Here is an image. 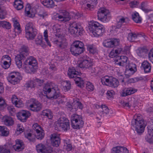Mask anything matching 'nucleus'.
Segmentation results:
<instances>
[{"label": "nucleus", "mask_w": 153, "mask_h": 153, "mask_svg": "<svg viewBox=\"0 0 153 153\" xmlns=\"http://www.w3.org/2000/svg\"><path fill=\"white\" fill-rule=\"evenodd\" d=\"M25 58L22 57L20 56L17 55L15 57V62L17 66L20 68L22 66V60H23Z\"/></svg>", "instance_id": "nucleus-36"}, {"label": "nucleus", "mask_w": 153, "mask_h": 153, "mask_svg": "<svg viewBox=\"0 0 153 153\" xmlns=\"http://www.w3.org/2000/svg\"><path fill=\"white\" fill-rule=\"evenodd\" d=\"M0 27L9 29L11 27V25L9 22L5 21H0Z\"/></svg>", "instance_id": "nucleus-43"}, {"label": "nucleus", "mask_w": 153, "mask_h": 153, "mask_svg": "<svg viewBox=\"0 0 153 153\" xmlns=\"http://www.w3.org/2000/svg\"><path fill=\"white\" fill-rule=\"evenodd\" d=\"M25 71L28 73H34L38 68L36 60L34 57L30 56L25 60L24 62Z\"/></svg>", "instance_id": "nucleus-3"}, {"label": "nucleus", "mask_w": 153, "mask_h": 153, "mask_svg": "<svg viewBox=\"0 0 153 153\" xmlns=\"http://www.w3.org/2000/svg\"><path fill=\"white\" fill-rule=\"evenodd\" d=\"M7 13L5 9L2 6H0V19H4Z\"/></svg>", "instance_id": "nucleus-48"}, {"label": "nucleus", "mask_w": 153, "mask_h": 153, "mask_svg": "<svg viewBox=\"0 0 153 153\" xmlns=\"http://www.w3.org/2000/svg\"><path fill=\"white\" fill-rule=\"evenodd\" d=\"M100 109H101V111L103 113H105L106 114H108L109 109L105 105H102Z\"/></svg>", "instance_id": "nucleus-54"}, {"label": "nucleus", "mask_w": 153, "mask_h": 153, "mask_svg": "<svg viewBox=\"0 0 153 153\" xmlns=\"http://www.w3.org/2000/svg\"><path fill=\"white\" fill-rule=\"evenodd\" d=\"M83 28L80 24L76 22H71L69 24L68 33L74 37L82 34Z\"/></svg>", "instance_id": "nucleus-4"}, {"label": "nucleus", "mask_w": 153, "mask_h": 153, "mask_svg": "<svg viewBox=\"0 0 153 153\" xmlns=\"http://www.w3.org/2000/svg\"><path fill=\"white\" fill-rule=\"evenodd\" d=\"M119 42L120 40L118 39H107L104 40L103 45L106 48H111L114 47V46L118 45H119Z\"/></svg>", "instance_id": "nucleus-16"}, {"label": "nucleus", "mask_w": 153, "mask_h": 153, "mask_svg": "<svg viewBox=\"0 0 153 153\" xmlns=\"http://www.w3.org/2000/svg\"><path fill=\"white\" fill-rule=\"evenodd\" d=\"M139 4V3L136 1H133L129 3L130 7L131 8L135 7Z\"/></svg>", "instance_id": "nucleus-61"}, {"label": "nucleus", "mask_w": 153, "mask_h": 153, "mask_svg": "<svg viewBox=\"0 0 153 153\" xmlns=\"http://www.w3.org/2000/svg\"><path fill=\"white\" fill-rule=\"evenodd\" d=\"M32 103L30 105V107L31 111L38 112L42 109V104L37 100L33 99H32Z\"/></svg>", "instance_id": "nucleus-15"}, {"label": "nucleus", "mask_w": 153, "mask_h": 153, "mask_svg": "<svg viewBox=\"0 0 153 153\" xmlns=\"http://www.w3.org/2000/svg\"><path fill=\"white\" fill-rule=\"evenodd\" d=\"M69 13L66 11L63 13V14L61 15H59L58 16L59 20L61 21L66 22L69 21L71 19V13Z\"/></svg>", "instance_id": "nucleus-22"}, {"label": "nucleus", "mask_w": 153, "mask_h": 153, "mask_svg": "<svg viewBox=\"0 0 153 153\" xmlns=\"http://www.w3.org/2000/svg\"><path fill=\"white\" fill-rule=\"evenodd\" d=\"M10 146L9 144H7L4 146H0V153H10Z\"/></svg>", "instance_id": "nucleus-32"}, {"label": "nucleus", "mask_w": 153, "mask_h": 153, "mask_svg": "<svg viewBox=\"0 0 153 153\" xmlns=\"http://www.w3.org/2000/svg\"><path fill=\"white\" fill-rule=\"evenodd\" d=\"M114 47L113 51H111L110 53V55H114L113 53L114 50V51L115 53L117 54H119L122 52L123 48L121 46H119V45L117 46H114Z\"/></svg>", "instance_id": "nucleus-37"}, {"label": "nucleus", "mask_w": 153, "mask_h": 153, "mask_svg": "<svg viewBox=\"0 0 153 153\" xmlns=\"http://www.w3.org/2000/svg\"><path fill=\"white\" fill-rule=\"evenodd\" d=\"M56 130L58 131H60L62 129L64 131H67L70 129V124L69 121L68 122H65V123H62L59 127H55Z\"/></svg>", "instance_id": "nucleus-28"}, {"label": "nucleus", "mask_w": 153, "mask_h": 153, "mask_svg": "<svg viewBox=\"0 0 153 153\" xmlns=\"http://www.w3.org/2000/svg\"><path fill=\"white\" fill-rule=\"evenodd\" d=\"M141 67L144 69L145 73H148L150 72L151 69L150 64L147 61L143 62L142 64Z\"/></svg>", "instance_id": "nucleus-29"}, {"label": "nucleus", "mask_w": 153, "mask_h": 153, "mask_svg": "<svg viewBox=\"0 0 153 153\" xmlns=\"http://www.w3.org/2000/svg\"><path fill=\"white\" fill-rule=\"evenodd\" d=\"M71 16L72 17L73 19H78L82 16V15L78 12L76 13L71 12Z\"/></svg>", "instance_id": "nucleus-57"}, {"label": "nucleus", "mask_w": 153, "mask_h": 153, "mask_svg": "<svg viewBox=\"0 0 153 153\" xmlns=\"http://www.w3.org/2000/svg\"><path fill=\"white\" fill-rule=\"evenodd\" d=\"M97 17L99 20L104 23L108 22L111 19L109 10L105 8H101L99 9Z\"/></svg>", "instance_id": "nucleus-9"}, {"label": "nucleus", "mask_w": 153, "mask_h": 153, "mask_svg": "<svg viewBox=\"0 0 153 153\" xmlns=\"http://www.w3.org/2000/svg\"><path fill=\"white\" fill-rule=\"evenodd\" d=\"M7 110L11 115H14L15 111L14 108L12 107H9L7 108Z\"/></svg>", "instance_id": "nucleus-62"}, {"label": "nucleus", "mask_w": 153, "mask_h": 153, "mask_svg": "<svg viewBox=\"0 0 153 153\" xmlns=\"http://www.w3.org/2000/svg\"><path fill=\"white\" fill-rule=\"evenodd\" d=\"M15 105L16 107L18 108H20L23 106V104L21 100H19L17 101L16 103H15Z\"/></svg>", "instance_id": "nucleus-64"}, {"label": "nucleus", "mask_w": 153, "mask_h": 153, "mask_svg": "<svg viewBox=\"0 0 153 153\" xmlns=\"http://www.w3.org/2000/svg\"><path fill=\"white\" fill-rule=\"evenodd\" d=\"M129 62L128 59L127 57L122 56L120 57L119 62L116 63V64L120 66L125 67Z\"/></svg>", "instance_id": "nucleus-23"}, {"label": "nucleus", "mask_w": 153, "mask_h": 153, "mask_svg": "<svg viewBox=\"0 0 153 153\" xmlns=\"http://www.w3.org/2000/svg\"><path fill=\"white\" fill-rule=\"evenodd\" d=\"M111 153H129L127 148L124 146H117L111 149Z\"/></svg>", "instance_id": "nucleus-18"}, {"label": "nucleus", "mask_w": 153, "mask_h": 153, "mask_svg": "<svg viewBox=\"0 0 153 153\" xmlns=\"http://www.w3.org/2000/svg\"><path fill=\"white\" fill-rule=\"evenodd\" d=\"M125 76L127 78H128L137 71V67L135 64L129 62L125 67Z\"/></svg>", "instance_id": "nucleus-11"}, {"label": "nucleus", "mask_w": 153, "mask_h": 153, "mask_svg": "<svg viewBox=\"0 0 153 153\" xmlns=\"http://www.w3.org/2000/svg\"><path fill=\"white\" fill-rule=\"evenodd\" d=\"M134 119L131 123L132 126L135 128L136 131L138 134H140L144 131L145 125L144 120L140 115H136L134 116Z\"/></svg>", "instance_id": "nucleus-1"}, {"label": "nucleus", "mask_w": 153, "mask_h": 153, "mask_svg": "<svg viewBox=\"0 0 153 153\" xmlns=\"http://www.w3.org/2000/svg\"><path fill=\"white\" fill-rule=\"evenodd\" d=\"M8 82L13 84L19 82L22 78L18 72H12L10 73L7 78Z\"/></svg>", "instance_id": "nucleus-12"}, {"label": "nucleus", "mask_w": 153, "mask_h": 153, "mask_svg": "<svg viewBox=\"0 0 153 153\" xmlns=\"http://www.w3.org/2000/svg\"><path fill=\"white\" fill-rule=\"evenodd\" d=\"M86 89L89 91H93L94 88L93 85L90 82H88L86 84Z\"/></svg>", "instance_id": "nucleus-56"}, {"label": "nucleus", "mask_w": 153, "mask_h": 153, "mask_svg": "<svg viewBox=\"0 0 153 153\" xmlns=\"http://www.w3.org/2000/svg\"><path fill=\"white\" fill-rule=\"evenodd\" d=\"M114 94V91L112 90L108 91L106 93L107 98L108 99L111 98Z\"/></svg>", "instance_id": "nucleus-63"}, {"label": "nucleus", "mask_w": 153, "mask_h": 153, "mask_svg": "<svg viewBox=\"0 0 153 153\" xmlns=\"http://www.w3.org/2000/svg\"><path fill=\"white\" fill-rule=\"evenodd\" d=\"M58 25H54L53 26V30L54 33L56 36L60 37L61 36V30L59 28Z\"/></svg>", "instance_id": "nucleus-39"}, {"label": "nucleus", "mask_w": 153, "mask_h": 153, "mask_svg": "<svg viewBox=\"0 0 153 153\" xmlns=\"http://www.w3.org/2000/svg\"><path fill=\"white\" fill-rule=\"evenodd\" d=\"M71 125L74 128L79 129L83 126L84 122L82 116L74 114L71 116Z\"/></svg>", "instance_id": "nucleus-7"}, {"label": "nucleus", "mask_w": 153, "mask_h": 153, "mask_svg": "<svg viewBox=\"0 0 153 153\" xmlns=\"http://www.w3.org/2000/svg\"><path fill=\"white\" fill-rule=\"evenodd\" d=\"M30 116L29 111L25 110H21L18 112L16 114L18 119L22 122L26 121L27 118Z\"/></svg>", "instance_id": "nucleus-14"}, {"label": "nucleus", "mask_w": 153, "mask_h": 153, "mask_svg": "<svg viewBox=\"0 0 153 153\" xmlns=\"http://www.w3.org/2000/svg\"><path fill=\"white\" fill-rule=\"evenodd\" d=\"M43 4L48 7H52L54 6V2L52 0H41Z\"/></svg>", "instance_id": "nucleus-34"}, {"label": "nucleus", "mask_w": 153, "mask_h": 153, "mask_svg": "<svg viewBox=\"0 0 153 153\" xmlns=\"http://www.w3.org/2000/svg\"><path fill=\"white\" fill-rule=\"evenodd\" d=\"M26 37L28 39L32 40L34 39L37 34V30L34 27L31 22L28 23L25 27Z\"/></svg>", "instance_id": "nucleus-8"}, {"label": "nucleus", "mask_w": 153, "mask_h": 153, "mask_svg": "<svg viewBox=\"0 0 153 153\" xmlns=\"http://www.w3.org/2000/svg\"><path fill=\"white\" fill-rule=\"evenodd\" d=\"M11 62L7 61L6 60L4 61L3 63H2L1 65L3 68L5 69L8 68L10 65Z\"/></svg>", "instance_id": "nucleus-52"}, {"label": "nucleus", "mask_w": 153, "mask_h": 153, "mask_svg": "<svg viewBox=\"0 0 153 153\" xmlns=\"http://www.w3.org/2000/svg\"><path fill=\"white\" fill-rule=\"evenodd\" d=\"M37 152L38 153H46L45 152L46 150L45 146L42 144L39 143L36 146Z\"/></svg>", "instance_id": "nucleus-40"}, {"label": "nucleus", "mask_w": 153, "mask_h": 153, "mask_svg": "<svg viewBox=\"0 0 153 153\" xmlns=\"http://www.w3.org/2000/svg\"><path fill=\"white\" fill-rule=\"evenodd\" d=\"M36 84H37V83H36V81L31 80L28 81L26 83L25 86L27 88H34Z\"/></svg>", "instance_id": "nucleus-45"}, {"label": "nucleus", "mask_w": 153, "mask_h": 153, "mask_svg": "<svg viewBox=\"0 0 153 153\" xmlns=\"http://www.w3.org/2000/svg\"><path fill=\"white\" fill-rule=\"evenodd\" d=\"M45 150L46 151H45V152H46V153H55L53 149L51 147H48L45 148Z\"/></svg>", "instance_id": "nucleus-60"}, {"label": "nucleus", "mask_w": 153, "mask_h": 153, "mask_svg": "<svg viewBox=\"0 0 153 153\" xmlns=\"http://www.w3.org/2000/svg\"><path fill=\"white\" fill-rule=\"evenodd\" d=\"M84 47L82 42L76 41L71 45L70 51L72 54L77 56L83 52L84 50Z\"/></svg>", "instance_id": "nucleus-6"}, {"label": "nucleus", "mask_w": 153, "mask_h": 153, "mask_svg": "<svg viewBox=\"0 0 153 153\" xmlns=\"http://www.w3.org/2000/svg\"><path fill=\"white\" fill-rule=\"evenodd\" d=\"M43 91L47 97L51 100L57 99L60 96V94L56 92L53 87L49 85V84L45 85L43 87Z\"/></svg>", "instance_id": "nucleus-5"}, {"label": "nucleus", "mask_w": 153, "mask_h": 153, "mask_svg": "<svg viewBox=\"0 0 153 153\" xmlns=\"http://www.w3.org/2000/svg\"><path fill=\"white\" fill-rule=\"evenodd\" d=\"M133 20L137 23H140L142 21V19L139 16L138 13L136 12L132 15Z\"/></svg>", "instance_id": "nucleus-42"}, {"label": "nucleus", "mask_w": 153, "mask_h": 153, "mask_svg": "<svg viewBox=\"0 0 153 153\" xmlns=\"http://www.w3.org/2000/svg\"><path fill=\"white\" fill-rule=\"evenodd\" d=\"M59 136V134L56 133H54L50 135L51 142L53 146L57 147L60 144V139Z\"/></svg>", "instance_id": "nucleus-17"}, {"label": "nucleus", "mask_w": 153, "mask_h": 153, "mask_svg": "<svg viewBox=\"0 0 153 153\" xmlns=\"http://www.w3.org/2000/svg\"><path fill=\"white\" fill-rule=\"evenodd\" d=\"M148 51V50L146 47H140L137 50V53L139 56L141 57L147 53Z\"/></svg>", "instance_id": "nucleus-35"}, {"label": "nucleus", "mask_w": 153, "mask_h": 153, "mask_svg": "<svg viewBox=\"0 0 153 153\" xmlns=\"http://www.w3.org/2000/svg\"><path fill=\"white\" fill-rule=\"evenodd\" d=\"M137 37L136 34L132 33H129L128 36V40L131 42H133L135 38Z\"/></svg>", "instance_id": "nucleus-49"}, {"label": "nucleus", "mask_w": 153, "mask_h": 153, "mask_svg": "<svg viewBox=\"0 0 153 153\" xmlns=\"http://www.w3.org/2000/svg\"><path fill=\"white\" fill-rule=\"evenodd\" d=\"M29 49L25 46H23L20 50V53L19 55L20 56L22 57L25 58L29 54Z\"/></svg>", "instance_id": "nucleus-24"}, {"label": "nucleus", "mask_w": 153, "mask_h": 153, "mask_svg": "<svg viewBox=\"0 0 153 153\" xmlns=\"http://www.w3.org/2000/svg\"><path fill=\"white\" fill-rule=\"evenodd\" d=\"M137 91V89L132 88H128L125 91L122 92L121 95L123 97H125L133 94Z\"/></svg>", "instance_id": "nucleus-27"}, {"label": "nucleus", "mask_w": 153, "mask_h": 153, "mask_svg": "<svg viewBox=\"0 0 153 153\" xmlns=\"http://www.w3.org/2000/svg\"><path fill=\"white\" fill-rule=\"evenodd\" d=\"M74 109L76 110L78 108L82 109L83 108V106L82 103L79 102L77 101L74 103Z\"/></svg>", "instance_id": "nucleus-53"}, {"label": "nucleus", "mask_w": 153, "mask_h": 153, "mask_svg": "<svg viewBox=\"0 0 153 153\" xmlns=\"http://www.w3.org/2000/svg\"><path fill=\"white\" fill-rule=\"evenodd\" d=\"M23 3L21 0H15L14 2L13 6L18 10H20L23 7Z\"/></svg>", "instance_id": "nucleus-31"}, {"label": "nucleus", "mask_w": 153, "mask_h": 153, "mask_svg": "<svg viewBox=\"0 0 153 153\" xmlns=\"http://www.w3.org/2000/svg\"><path fill=\"white\" fill-rule=\"evenodd\" d=\"M128 22V18H125L123 17H121L117 22L116 26H114L113 27L115 29V30L117 31V29L120 28L122 25H125Z\"/></svg>", "instance_id": "nucleus-19"}, {"label": "nucleus", "mask_w": 153, "mask_h": 153, "mask_svg": "<svg viewBox=\"0 0 153 153\" xmlns=\"http://www.w3.org/2000/svg\"><path fill=\"white\" fill-rule=\"evenodd\" d=\"M88 27L95 36H101L105 32V28L103 25L97 22H90Z\"/></svg>", "instance_id": "nucleus-2"}, {"label": "nucleus", "mask_w": 153, "mask_h": 153, "mask_svg": "<svg viewBox=\"0 0 153 153\" xmlns=\"http://www.w3.org/2000/svg\"><path fill=\"white\" fill-rule=\"evenodd\" d=\"M36 43L37 44L41 45L42 47H45V45L42 41V37L41 35H39L38 36L36 40Z\"/></svg>", "instance_id": "nucleus-46"}, {"label": "nucleus", "mask_w": 153, "mask_h": 153, "mask_svg": "<svg viewBox=\"0 0 153 153\" xmlns=\"http://www.w3.org/2000/svg\"><path fill=\"white\" fill-rule=\"evenodd\" d=\"M25 12L27 16L30 17H33L35 16V12H33L32 9H31V6L30 4L26 5L25 8Z\"/></svg>", "instance_id": "nucleus-26"}, {"label": "nucleus", "mask_w": 153, "mask_h": 153, "mask_svg": "<svg viewBox=\"0 0 153 153\" xmlns=\"http://www.w3.org/2000/svg\"><path fill=\"white\" fill-rule=\"evenodd\" d=\"M25 137L27 138L30 142H34L35 140V139L32 137V134L31 133H28L25 134Z\"/></svg>", "instance_id": "nucleus-58"}, {"label": "nucleus", "mask_w": 153, "mask_h": 153, "mask_svg": "<svg viewBox=\"0 0 153 153\" xmlns=\"http://www.w3.org/2000/svg\"><path fill=\"white\" fill-rule=\"evenodd\" d=\"M38 16L43 19L48 15V14L43 9L40 10V11L37 13Z\"/></svg>", "instance_id": "nucleus-50"}, {"label": "nucleus", "mask_w": 153, "mask_h": 153, "mask_svg": "<svg viewBox=\"0 0 153 153\" xmlns=\"http://www.w3.org/2000/svg\"><path fill=\"white\" fill-rule=\"evenodd\" d=\"M9 134V131L7 129V128L4 126L0 135L1 136H7Z\"/></svg>", "instance_id": "nucleus-51"}, {"label": "nucleus", "mask_w": 153, "mask_h": 153, "mask_svg": "<svg viewBox=\"0 0 153 153\" xmlns=\"http://www.w3.org/2000/svg\"><path fill=\"white\" fill-rule=\"evenodd\" d=\"M87 50L89 52L92 54H94L96 52V49L94 45H87Z\"/></svg>", "instance_id": "nucleus-47"}, {"label": "nucleus", "mask_w": 153, "mask_h": 153, "mask_svg": "<svg viewBox=\"0 0 153 153\" xmlns=\"http://www.w3.org/2000/svg\"><path fill=\"white\" fill-rule=\"evenodd\" d=\"M78 66L82 68L86 69L92 65L90 59L87 56L84 57L78 61Z\"/></svg>", "instance_id": "nucleus-13"}, {"label": "nucleus", "mask_w": 153, "mask_h": 153, "mask_svg": "<svg viewBox=\"0 0 153 153\" xmlns=\"http://www.w3.org/2000/svg\"><path fill=\"white\" fill-rule=\"evenodd\" d=\"M4 121L5 125L7 126H11L14 124V121L13 118L9 116H5Z\"/></svg>", "instance_id": "nucleus-30"}, {"label": "nucleus", "mask_w": 153, "mask_h": 153, "mask_svg": "<svg viewBox=\"0 0 153 153\" xmlns=\"http://www.w3.org/2000/svg\"><path fill=\"white\" fill-rule=\"evenodd\" d=\"M57 47L60 48H64L67 45L66 39L59 38L54 42Z\"/></svg>", "instance_id": "nucleus-21"}, {"label": "nucleus", "mask_w": 153, "mask_h": 153, "mask_svg": "<svg viewBox=\"0 0 153 153\" xmlns=\"http://www.w3.org/2000/svg\"><path fill=\"white\" fill-rule=\"evenodd\" d=\"M101 82L103 85L113 88L117 87L119 85V82L115 78L109 77L108 76L102 77L101 79Z\"/></svg>", "instance_id": "nucleus-10"}, {"label": "nucleus", "mask_w": 153, "mask_h": 153, "mask_svg": "<svg viewBox=\"0 0 153 153\" xmlns=\"http://www.w3.org/2000/svg\"><path fill=\"white\" fill-rule=\"evenodd\" d=\"M148 134L153 136V125H148Z\"/></svg>", "instance_id": "nucleus-59"}, {"label": "nucleus", "mask_w": 153, "mask_h": 153, "mask_svg": "<svg viewBox=\"0 0 153 153\" xmlns=\"http://www.w3.org/2000/svg\"><path fill=\"white\" fill-rule=\"evenodd\" d=\"M81 74L80 72L77 71L74 67L69 68L68 71V75L71 79H73L76 76H80Z\"/></svg>", "instance_id": "nucleus-20"}, {"label": "nucleus", "mask_w": 153, "mask_h": 153, "mask_svg": "<svg viewBox=\"0 0 153 153\" xmlns=\"http://www.w3.org/2000/svg\"><path fill=\"white\" fill-rule=\"evenodd\" d=\"M69 120L68 119L65 117L61 116L55 123V128L56 127H59L62 124L65 123V122H68Z\"/></svg>", "instance_id": "nucleus-33"}, {"label": "nucleus", "mask_w": 153, "mask_h": 153, "mask_svg": "<svg viewBox=\"0 0 153 153\" xmlns=\"http://www.w3.org/2000/svg\"><path fill=\"white\" fill-rule=\"evenodd\" d=\"M147 4L146 2H142L141 4V6L140 7V9L144 11L145 13H147L152 10L146 8Z\"/></svg>", "instance_id": "nucleus-44"}, {"label": "nucleus", "mask_w": 153, "mask_h": 153, "mask_svg": "<svg viewBox=\"0 0 153 153\" xmlns=\"http://www.w3.org/2000/svg\"><path fill=\"white\" fill-rule=\"evenodd\" d=\"M42 114L43 116H46L49 119H51L53 117V114L51 110L50 109H45L42 112Z\"/></svg>", "instance_id": "nucleus-41"}, {"label": "nucleus", "mask_w": 153, "mask_h": 153, "mask_svg": "<svg viewBox=\"0 0 153 153\" xmlns=\"http://www.w3.org/2000/svg\"><path fill=\"white\" fill-rule=\"evenodd\" d=\"M73 79L75 81V83L78 87L82 88L84 87V82L81 77L77 76H75Z\"/></svg>", "instance_id": "nucleus-25"}, {"label": "nucleus", "mask_w": 153, "mask_h": 153, "mask_svg": "<svg viewBox=\"0 0 153 153\" xmlns=\"http://www.w3.org/2000/svg\"><path fill=\"white\" fill-rule=\"evenodd\" d=\"M36 137L37 139L42 140L44 137L45 133L43 130L42 129V130L36 129Z\"/></svg>", "instance_id": "nucleus-38"}, {"label": "nucleus", "mask_w": 153, "mask_h": 153, "mask_svg": "<svg viewBox=\"0 0 153 153\" xmlns=\"http://www.w3.org/2000/svg\"><path fill=\"white\" fill-rule=\"evenodd\" d=\"M145 139L149 143H153V136L147 134L146 136Z\"/></svg>", "instance_id": "nucleus-55"}]
</instances>
